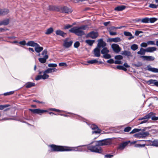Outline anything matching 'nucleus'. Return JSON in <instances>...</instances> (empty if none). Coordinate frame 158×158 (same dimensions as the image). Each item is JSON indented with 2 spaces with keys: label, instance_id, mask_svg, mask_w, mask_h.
<instances>
[{
  "label": "nucleus",
  "instance_id": "nucleus-1",
  "mask_svg": "<svg viewBox=\"0 0 158 158\" xmlns=\"http://www.w3.org/2000/svg\"><path fill=\"white\" fill-rule=\"evenodd\" d=\"M86 145H80L77 147H70L66 146H58L54 144H52L50 145L52 149V152H64L75 151L78 152H82L85 151V149L83 148L86 146Z\"/></svg>",
  "mask_w": 158,
  "mask_h": 158
},
{
  "label": "nucleus",
  "instance_id": "nucleus-2",
  "mask_svg": "<svg viewBox=\"0 0 158 158\" xmlns=\"http://www.w3.org/2000/svg\"><path fill=\"white\" fill-rule=\"evenodd\" d=\"M87 25H81L80 27H75L69 30V31L75 34L78 36H81L85 35L84 30L88 28Z\"/></svg>",
  "mask_w": 158,
  "mask_h": 158
},
{
  "label": "nucleus",
  "instance_id": "nucleus-3",
  "mask_svg": "<svg viewBox=\"0 0 158 158\" xmlns=\"http://www.w3.org/2000/svg\"><path fill=\"white\" fill-rule=\"evenodd\" d=\"M92 143H95V145H86L87 149L90 152H94L101 153L102 152V150L101 147L99 146L96 141L93 142Z\"/></svg>",
  "mask_w": 158,
  "mask_h": 158
},
{
  "label": "nucleus",
  "instance_id": "nucleus-4",
  "mask_svg": "<svg viewBox=\"0 0 158 158\" xmlns=\"http://www.w3.org/2000/svg\"><path fill=\"white\" fill-rule=\"evenodd\" d=\"M155 114L152 112H150L143 117L139 118L138 120H142L143 119H145L151 118L153 120L156 121L158 120V117L156 116Z\"/></svg>",
  "mask_w": 158,
  "mask_h": 158
},
{
  "label": "nucleus",
  "instance_id": "nucleus-5",
  "mask_svg": "<svg viewBox=\"0 0 158 158\" xmlns=\"http://www.w3.org/2000/svg\"><path fill=\"white\" fill-rule=\"evenodd\" d=\"M96 143H97L98 145L99 146L109 145L111 144V139L108 138L96 141Z\"/></svg>",
  "mask_w": 158,
  "mask_h": 158
},
{
  "label": "nucleus",
  "instance_id": "nucleus-6",
  "mask_svg": "<svg viewBox=\"0 0 158 158\" xmlns=\"http://www.w3.org/2000/svg\"><path fill=\"white\" fill-rule=\"evenodd\" d=\"M29 110L34 114L40 115H41L42 113L44 112H48V111L46 110H42L39 109H29Z\"/></svg>",
  "mask_w": 158,
  "mask_h": 158
},
{
  "label": "nucleus",
  "instance_id": "nucleus-7",
  "mask_svg": "<svg viewBox=\"0 0 158 158\" xmlns=\"http://www.w3.org/2000/svg\"><path fill=\"white\" fill-rule=\"evenodd\" d=\"M90 127L93 130H96L92 131V134H99L101 132V130L98 128L97 126L95 124H92Z\"/></svg>",
  "mask_w": 158,
  "mask_h": 158
},
{
  "label": "nucleus",
  "instance_id": "nucleus-8",
  "mask_svg": "<svg viewBox=\"0 0 158 158\" xmlns=\"http://www.w3.org/2000/svg\"><path fill=\"white\" fill-rule=\"evenodd\" d=\"M98 32L92 31L89 33L87 35L88 37H89L92 39H94L96 38L98 36Z\"/></svg>",
  "mask_w": 158,
  "mask_h": 158
},
{
  "label": "nucleus",
  "instance_id": "nucleus-9",
  "mask_svg": "<svg viewBox=\"0 0 158 158\" xmlns=\"http://www.w3.org/2000/svg\"><path fill=\"white\" fill-rule=\"evenodd\" d=\"M111 48L114 51L117 53L120 52L121 50L119 45L115 44H112Z\"/></svg>",
  "mask_w": 158,
  "mask_h": 158
},
{
  "label": "nucleus",
  "instance_id": "nucleus-10",
  "mask_svg": "<svg viewBox=\"0 0 158 158\" xmlns=\"http://www.w3.org/2000/svg\"><path fill=\"white\" fill-rule=\"evenodd\" d=\"M140 57L142 58L143 60L144 61H153L155 59V58L152 56H141Z\"/></svg>",
  "mask_w": 158,
  "mask_h": 158
},
{
  "label": "nucleus",
  "instance_id": "nucleus-11",
  "mask_svg": "<svg viewBox=\"0 0 158 158\" xmlns=\"http://www.w3.org/2000/svg\"><path fill=\"white\" fill-rule=\"evenodd\" d=\"M60 10L63 13L68 14L71 13L72 11L71 9L69 8L67 6H64L60 8Z\"/></svg>",
  "mask_w": 158,
  "mask_h": 158
},
{
  "label": "nucleus",
  "instance_id": "nucleus-12",
  "mask_svg": "<svg viewBox=\"0 0 158 158\" xmlns=\"http://www.w3.org/2000/svg\"><path fill=\"white\" fill-rule=\"evenodd\" d=\"M98 47L100 48L101 47H104L106 46V42L103 41L102 39H100L98 40Z\"/></svg>",
  "mask_w": 158,
  "mask_h": 158
},
{
  "label": "nucleus",
  "instance_id": "nucleus-13",
  "mask_svg": "<svg viewBox=\"0 0 158 158\" xmlns=\"http://www.w3.org/2000/svg\"><path fill=\"white\" fill-rule=\"evenodd\" d=\"M147 141L149 143V145L151 146L158 147V140L155 139L152 141L150 140H148Z\"/></svg>",
  "mask_w": 158,
  "mask_h": 158
},
{
  "label": "nucleus",
  "instance_id": "nucleus-14",
  "mask_svg": "<svg viewBox=\"0 0 158 158\" xmlns=\"http://www.w3.org/2000/svg\"><path fill=\"white\" fill-rule=\"evenodd\" d=\"M122 55L126 56L127 57H132V55L130 51L125 50L122 51L121 53Z\"/></svg>",
  "mask_w": 158,
  "mask_h": 158
},
{
  "label": "nucleus",
  "instance_id": "nucleus-15",
  "mask_svg": "<svg viewBox=\"0 0 158 158\" xmlns=\"http://www.w3.org/2000/svg\"><path fill=\"white\" fill-rule=\"evenodd\" d=\"M48 10L50 11H56L59 10V8L58 6L52 5L49 6Z\"/></svg>",
  "mask_w": 158,
  "mask_h": 158
},
{
  "label": "nucleus",
  "instance_id": "nucleus-16",
  "mask_svg": "<svg viewBox=\"0 0 158 158\" xmlns=\"http://www.w3.org/2000/svg\"><path fill=\"white\" fill-rule=\"evenodd\" d=\"M48 58V55H45L43 58H39L38 60L40 62L44 64L46 62Z\"/></svg>",
  "mask_w": 158,
  "mask_h": 158
},
{
  "label": "nucleus",
  "instance_id": "nucleus-17",
  "mask_svg": "<svg viewBox=\"0 0 158 158\" xmlns=\"http://www.w3.org/2000/svg\"><path fill=\"white\" fill-rule=\"evenodd\" d=\"M9 12L8 9H0V15H4L8 14Z\"/></svg>",
  "mask_w": 158,
  "mask_h": 158
},
{
  "label": "nucleus",
  "instance_id": "nucleus-18",
  "mask_svg": "<svg viewBox=\"0 0 158 158\" xmlns=\"http://www.w3.org/2000/svg\"><path fill=\"white\" fill-rule=\"evenodd\" d=\"M94 52L95 56L99 57L100 56V48L98 47L96 48L94 50Z\"/></svg>",
  "mask_w": 158,
  "mask_h": 158
},
{
  "label": "nucleus",
  "instance_id": "nucleus-19",
  "mask_svg": "<svg viewBox=\"0 0 158 158\" xmlns=\"http://www.w3.org/2000/svg\"><path fill=\"white\" fill-rule=\"evenodd\" d=\"M124 26L118 27H116L114 26L111 27L109 28H107L108 31L110 32V31H116V29H120L123 27Z\"/></svg>",
  "mask_w": 158,
  "mask_h": 158
},
{
  "label": "nucleus",
  "instance_id": "nucleus-20",
  "mask_svg": "<svg viewBox=\"0 0 158 158\" xmlns=\"http://www.w3.org/2000/svg\"><path fill=\"white\" fill-rule=\"evenodd\" d=\"M56 34L57 35H60L63 37H64L66 34L65 33L60 30H57L56 31Z\"/></svg>",
  "mask_w": 158,
  "mask_h": 158
},
{
  "label": "nucleus",
  "instance_id": "nucleus-21",
  "mask_svg": "<svg viewBox=\"0 0 158 158\" xmlns=\"http://www.w3.org/2000/svg\"><path fill=\"white\" fill-rule=\"evenodd\" d=\"M147 67L148 68L147 70L149 71H151L154 73H158V69L152 68L150 65H148Z\"/></svg>",
  "mask_w": 158,
  "mask_h": 158
},
{
  "label": "nucleus",
  "instance_id": "nucleus-22",
  "mask_svg": "<svg viewBox=\"0 0 158 158\" xmlns=\"http://www.w3.org/2000/svg\"><path fill=\"white\" fill-rule=\"evenodd\" d=\"M26 45L27 46L33 47H35L36 46H38V44L35 43L33 41H30L27 42V43L26 44Z\"/></svg>",
  "mask_w": 158,
  "mask_h": 158
},
{
  "label": "nucleus",
  "instance_id": "nucleus-23",
  "mask_svg": "<svg viewBox=\"0 0 158 158\" xmlns=\"http://www.w3.org/2000/svg\"><path fill=\"white\" fill-rule=\"evenodd\" d=\"M108 40L110 42H119L121 41L120 38L117 37L114 38H109Z\"/></svg>",
  "mask_w": 158,
  "mask_h": 158
},
{
  "label": "nucleus",
  "instance_id": "nucleus-24",
  "mask_svg": "<svg viewBox=\"0 0 158 158\" xmlns=\"http://www.w3.org/2000/svg\"><path fill=\"white\" fill-rule=\"evenodd\" d=\"M126 8V6L124 5H122L117 6L114 8L115 11H120L124 10Z\"/></svg>",
  "mask_w": 158,
  "mask_h": 158
},
{
  "label": "nucleus",
  "instance_id": "nucleus-25",
  "mask_svg": "<svg viewBox=\"0 0 158 158\" xmlns=\"http://www.w3.org/2000/svg\"><path fill=\"white\" fill-rule=\"evenodd\" d=\"M73 42L70 41L69 42L64 41V46L66 48H68L70 47L72 44Z\"/></svg>",
  "mask_w": 158,
  "mask_h": 158
},
{
  "label": "nucleus",
  "instance_id": "nucleus-26",
  "mask_svg": "<svg viewBox=\"0 0 158 158\" xmlns=\"http://www.w3.org/2000/svg\"><path fill=\"white\" fill-rule=\"evenodd\" d=\"M140 138H143L145 137L148 136L149 135V133L148 131L145 132H140Z\"/></svg>",
  "mask_w": 158,
  "mask_h": 158
},
{
  "label": "nucleus",
  "instance_id": "nucleus-27",
  "mask_svg": "<svg viewBox=\"0 0 158 158\" xmlns=\"http://www.w3.org/2000/svg\"><path fill=\"white\" fill-rule=\"evenodd\" d=\"M156 48L155 47H149L146 48V52H152L156 51Z\"/></svg>",
  "mask_w": 158,
  "mask_h": 158
},
{
  "label": "nucleus",
  "instance_id": "nucleus-28",
  "mask_svg": "<svg viewBox=\"0 0 158 158\" xmlns=\"http://www.w3.org/2000/svg\"><path fill=\"white\" fill-rule=\"evenodd\" d=\"M43 49V48L42 47H40L38 44V46H36L35 49V51L37 53H40Z\"/></svg>",
  "mask_w": 158,
  "mask_h": 158
},
{
  "label": "nucleus",
  "instance_id": "nucleus-29",
  "mask_svg": "<svg viewBox=\"0 0 158 158\" xmlns=\"http://www.w3.org/2000/svg\"><path fill=\"white\" fill-rule=\"evenodd\" d=\"M57 69L55 68L52 69L48 68L46 70L44 71V73H49L55 71Z\"/></svg>",
  "mask_w": 158,
  "mask_h": 158
},
{
  "label": "nucleus",
  "instance_id": "nucleus-30",
  "mask_svg": "<svg viewBox=\"0 0 158 158\" xmlns=\"http://www.w3.org/2000/svg\"><path fill=\"white\" fill-rule=\"evenodd\" d=\"M146 52V49H144L142 48H141L140 49V51L138 52L137 53L138 54L144 55H145Z\"/></svg>",
  "mask_w": 158,
  "mask_h": 158
},
{
  "label": "nucleus",
  "instance_id": "nucleus-31",
  "mask_svg": "<svg viewBox=\"0 0 158 158\" xmlns=\"http://www.w3.org/2000/svg\"><path fill=\"white\" fill-rule=\"evenodd\" d=\"M130 142V141H127L122 143L119 146V148H124L126 146H127Z\"/></svg>",
  "mask_w": 158,
  "mask_h": 158
},
{
  "label": "nucleus",
  "instance_id": "nucleus-32",
  "mask_svg": "<svg viewBox=\"0 0 158 158\" xmlns=\"http://www.w3.org/2000/svg\"><path fill=\"white\" fill-rule=\"evenodd\" d=\"M35 83L31 82H27L26 84V88H29L35 86Z\"/></svg>",
  "mask_w": 158,
  "mask_h": 158
},
{
  "label": "nucleus",
  "instance_id": "nucleus-33",
  "mask_svg": "<svg viewBox=\"0 0 158 158\" xmlns=\"http://www.w3.org/2000/svg\"><path fill=\"white\" fill-rule=\"evenodd\" d=\"M109 52V51L106 47H103L101 51V53L103 54V55L106 54L108 53Z\"/></svg>",
  "mask_w": 158,
  "mask_h": 158
},
{
  "label": "nucleus",
  "instance_id": "nucleus-34",
  "mask_svg": "<svg viewBox=\"0 0 158 158\" xmlns=\"http://www.w3.org/2000/svg\"><path fill=\"white\" fill-rule=\"evenodd\" d=\"M10 20L8 19H5L3 21H1L2 25H6L9 23Z\"/></svg>",
  "mask_w": 158,
  "mask_h": 158
},
{
  "label": "nucleus",
  "instance_id": "nucleus-35",
  "mask_svg": "<svg viewBox=\"0 0 158 158\" xmlns=\"http://www.w3.org/2000/svg\"><path fill=\"white\" fill-rule=\"evenodd\" d=\"M53 31V29L52 27H50L47 30V31L45 32V34L46 35L50 34Z\"/></svg>",
  "mask_w": 158,
  "mask_h": 158
},
{
  "label": "nucleus",
  "instance_id": "nucleus-36",
  "mask_svg": "<svg viewBox=\"0 0 158 158\" xmlns=\"http://www.w3.org/2000/svg\"><path fill=\"white\" fill-rule=\"evenodd\" d=\"M147 145L145 143H144L142 144H135L134 146L136 148H143L145 147V145Z\"/></svg>",
  "mask_w": 158,
  "mask_h": 158
},
{
  "label": "nucleus",
  "instance_id": "nucleus-37",
  "mask_svg": "<svg viewBox=\"0 0 158 158\" xmlns=\"http://www.w3.org/2000/svg\"><path fill=\"white\" fill-rule=\"evenodd\" d=\"M94 42V40H85V42L89 45L90 46L92 45Z\"/></svg>",
  "mask_w": 158,
  "mask_h": 158
},
{
  "label": "nucleus",
  "instance_id": "nucleus-38",
  "mask_svg": "<svg viewBox=\"0 0 158 158\" xmlns=\"http://www.w3.org/2000/svg\"><path fill=\"white\" fill-rule=\"evenodd\" d=\"M116 68L118 69L122 70L125 71H126L127 70L126 68L122 65H118L116 67Z\"/></svg>",
  "mask_w": 158,
  "mask_h": 158
},
{
  "label": "nucleus",
  "instance_id": "nucleus-39",
  "mask_svg": "<svg viewBox=\"0 0 158 158\" xmlns=\"http://www.w3.org/2000/svg\"><path fill=\"white\" fill-rule=\"evenodd\" d=\"M141 22L143 23H149V18L145 17L142 19Z\"/></svg>",
  "mask_w": 158,
  "mask_h": 158
},
{
  "label": "nucleus",
  "instance_id": "nucleus-40",
  "mask_svg": "<svg viewBox=\"0 0 158 158\" xmlns=\"http://www.w3.org/2000/svg\"><path fill=\"white\" fill-rule=\"evenodd\" d=\"M131 49L133 51H135L138 48V46L137 44H134L131 45Z\"/></svg>",
  "mask_w": 158,
  "mask_h": 158
},
{
  "label": "nucleus",
  "instance_id": "nucleus-41",
  "mask_svg": "<svg viewBox=\"0 0 158 158\" xmlns=\"http://www.w3.org/2000/svg\"><path fill=\"white\" fill-rule=\"evenodd\" d=\"M149 23H153L156 21L158 19L157 18H149Z\"/></svg>",
  "mask_w": 158,
  "mask_h": 158
},
{
  "label": "nucleus",
  "instance_id": "nucleus-42",
  "mask_svg": "<svg viewBox=\"0 0 158 158\" xmlns=\"http://www.w3.org/2000/svg\"><path fill=\"white\" fill-rule=\"evenodd\" d=\"M141 131V129L135 128L133 129L130 133V134H133L136 132H139Z\"/></svg>",
  "mask_w": 158,
  "mask_h": 158
},
{
  "label": "nucleus",
  "instance_id": "nucleus-43",
  "mask_svg": "<svg viewBox=\"0 0 158 158\" xmlns=\"http://www.w3.org/2000/svg\"><path fill=\"white\" fill-rule=\"evenodd\" d=\"M98 62V61L96 59H94L88 61L87 63L91 64H94L97 63Z\"/></svg>",
  "mask_w": 158,
  "mask_h": 158
},
{
  "label": "nucleus",
  "instance_id": "nucleus-44",
  "mask_svg": "<svg viewBox=\"0 0 158 158\" xmlns=\"http://www.w3.org/2000/svg\"><path fill=\"white\" fill-rule=\"evenodd\" d=\"M43 75H42V79L45 80L48 79L49 77V76L46 74V73H44V71L43 72Z\"/></svg>",
  "mask_w": 158,
  "mask_h": 158
},
{
  "label": "nucleus",
  "instance_id": "nucleus-45",
  "mask_svg": "<svg viewBox=\"0 0 158 158\" xmlns=\"http://www.w3.org/2000/svg\"><path fill=\"white\" fill-rule=\"evenodd\" d=\"M102 57L106 59H108L110 58L111 57V56L110 54L107 53L104 55L102 56Z\"/></svg>",
  "mask_w": 158,
  "mask_h": 158
},
{
  "label": "nucleus",
  "instance_id": "nucleus-46",
  "mask_svg": "<svg viewBox=\"0 0 158 158\" xmlns=\"http://www.w3.org/2000/svg\"><path fill=\"white\" fill-rule=\"evenodd\" d=\"M14 91H11L9 92H7L6 93H5L3 94H2V95H3L4 96H8L10 95H11L13 94L14 93Z\"/></svg>",
  "mask_w": 158,
  "mask_h": 158
},
{
  "label": "nucleus",
  "instance_id": "nucleus-47",
  "mask_svg": "<svg viewBox=\"0 0 158 158\" xmlns=\"http://www.w3.org/2000/svg\"><path fill=\"white\" fill-rule=\"evenodd\" d=\"M131 128H132L131 127H127L124 128V131L125 132H129L131 129Z\"/></svg>",
  "mask_w": 158,
  "mask_h": 158
},
{
  "label": "nucleus",
  "instance_id": "nucleus-48",
  "mask_svg": "<svg viewBox=\"0 0 158 158\" xmlns=\"http://www.w3.org/2000/svg\"><path fill=\"white\" fill-rule=\"evenodd\" d=\"M10 106V105L6 104L4 105H0V110H2L4 109L5 108L8 107Z\"/></svg>",
  "mask_w": 158,
  "mask_h": 158
},
{
  "label": "nucleus",
  "instance_id": "nucleus-49",
  "mask_svg": "<svg viewBox=\"0 0 158 158\" xmlns=\"http://www.w3.org/2000/svg\"><path fill=\"white\" fill-rule=\"evenodd\" d=\"M149 7L153 9H156L157 8V6L153 4H150L149 6Z\"/></svg>",
  "mask_w": 158,
  "mask_h": 158
},
{
  "label": "nucleus",
  "instance_id": "nucleus-50",
  "mask_svg": "<svg viewBox=\"0 0 158 158\" xmlns=\"http://www.w3.org/2000/svg\"><path fill=\"white\" fill-rule=\"evenodd\" d=\"M156 81V80L151 79V80L148 81H147V82L149 83V85H151V84H152L154 85V83Z\"/></svg>",
  "mask_w": 158,
  "mask_h": 158
},
{
  "label": "nucleus",
  "instance_id": "nucleus-51",
  "mask_svg": "<svg viewBox=\"0 0 158 158\" xmlns=\"http://www.w3.org/2000/svg\"><path fill=\"white\" fill-rule=\"evenodd\" d=\"M114 58L116 60H120L123 59V57L120 55H117L115 56Z\"/></svg>",
  "mask_w": 158,
  "mask_h": 158
},
{
  "label": "nucleus",
  "instance_id": "nucleus-52",
  "mask_svg": "<svg viewBox=\"0 0 158 158\" xmlns=\"http://www.w3.org/2000/svg\"><path fill=\"white\" fill-rule=\"evenodd\" d=\"M80 44L79 41H76L74 44V47L75 48H78L80 46Z\"/></svg>",
  "mask_w": 158,
  "mask_h": 158
},
{
  "label": "nucleus",
  "instance_id": "nucleus-53",
  "mask_svg": "<svg viewBox=\"0 0 158 158\" xmlns=\"http://www.w3.org/2000/svg\"><path fill=\"white\" fill-rule=\"evenodd\" d=\"M48 66L50 67L55 68L57 66V65L56 64L50 63L48 64Z\"/></svg>",
  "mask_w": 158,
  "mask_h": 158
},
{
  "label": "nucleus",
  "instance_id": "nucleus-54",
  "mask_svg": "<svg viewBox=\"0 0 158 158\" xmlns=\"http://www.w3.org/2000/svg\"><path fill=\"white\" fill-rule=\"evenodd\" d=\"M48 51L47 49H45L42 51L41 53V55L43 56L45 55H48Z\"/></svg>",
  "mask_w": 158,
  "mask_h": 158
},
{
  "label": "nucleus",
  "instance_id": "nucleus-55",
  "mask_svg": "<svg viewBox=\"0 0 158 158\" xmlns=\"http://www.w3.org/2000/svg\"><path fill=\"white\" fill-rule=\"evenodd\" d=\"M140 46L142 47L146 48L148 46L147 42H143L140 44Z\"/></svg>",
  "mask_w": 158,
  "mask_h": 158
},
{
  "label": "nucleus",
  "instance_id": "nucleus-56",
  "mask_svg": "<svg viewBox=\"0 0 158 158\" xmlns=\"http://www.w3.org/2000/svg\"><path fill=\"white\" fill-rule=\"evenodd\" d=\"M41 79H42V75H38L36 77L35 80L36 81H38Z\"/></svg>",
  "mask_w": 158,
  "mask_h": 158
},
{
  "label": "nucleus",
  "instance_id": "nucleus-57",
  "mask_svg": "<svg viewBox=\"0 0 158 158\" xmlns=\"http://www.w3.org/2000/svg\"><path fill=\"white\" fill-rule=\"evenodd\" d=\"M59 65L60 66H61H61H67L66 63H64V62L60 63L59 64Z\"/></svg>",
  "mask_w": 158,
  "mask_h": 158
},
{
  "label": "nucleus",
  "instance_id": "nucleus-58",
  "mask_svg": "<svg viewBox=\"0 0 158 158\" xmlns=\"http://www.w3.org/2000/svg\"><path fill=\"white\" fill-rule=\"evenodd\" d=\"M148 119H143V120L142 121H141L140 122H139L138 123L139 124H142L146 123H147L148 121Z\"/></svg>",
  "mask_w": 158,
  "mask_h": 158
},
{
  "label": "nucleus",
  "instance_id": "nucleus-59",
  "mask_svg": "<svg viewBox=\"0 0 158 158\" xmlns=\"http://www.w3.org/2000/svg\"><path fill=\"white\" fill-rule=\"evenodd\" d=\"M148 44V45H155V44L154 41H149L147 42Z\"/></svg>",
  "mask_w": 158,
  "mask_h": 158
},
{
  "label": "nucleus",
  "instance_id": "nucleus-60",
  "mask_svg": "<svg viewBox=\"0 0 158 158\" xmlns=\"http://www.w3.org/2000/svg\"><path fill=\"white\" fill-rule=\"evenodd\" d=\"M107 62L109 64H113L114 63V60L112 59H110L107 61Z\"/></svg>",
  "mask_w": 158,
  "mask_h": 158
},
{
  "label": "nucleus",
  "instance_id": "nucleus-61",
  "mask_svg": "<svg viewBox=\"0 0 158 158\" xmlns=\"http://www.w3.org/2000/svg\"><path fill=\"white\" fill-rule=\"evenodd\" d=\"M72 27V25L70 24H67L64 27V28L65 29H68L69 28Z\"/></svg>",
  "mask_w": 158,
  "mask_h": 158
},
{
  "label": "nucleus",
  "instance_id": "nucleus-62",
  "mask_svg": "<svg viewBox=\"0 0 158 158\" xmlns=\"http://www.w3.org/2000/svg\"><path fill=\"white\" fill-rule=\"evenodd\" d=\"M131 32L128 31H124V34L125 36H129L131 35Z\"/></svg>",
  "mask_w": 158,
  "mask_h": 158
},
{
  "label": "nucleus",
  "instance_id": "nucleus-63",
  "mask_svg": "<svg viewBox=\"0 0 158 158\" xmlns=\"http://www.w3.org/2000/svg\"><path fill=\"white\" fill-rule=\"evenodd\" d=\"M134 65L135 67H139L141 66L142 65V64L141 62H139L136 64H134Z\"/></svg>",
  "mask_w": 158,
  "mask_h": 158
},
{
  "label": "nucleus",
  "instance_id": "nucleus-64",
  "mask_svg": "<svg viewBox=\"0 0 158 158\" xmlns=\"http://www.w3.org/2000/svg\"><path fill=\"white\" fill-rule=\"evenodd\" d=\"M113 155L110 154H107L105 155L104 157L105 158H111L113 157Z\"/></svg>",
  "mask_w": 158,
  "mask_h": 158
}]
</instances>
